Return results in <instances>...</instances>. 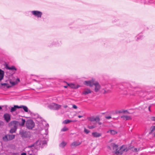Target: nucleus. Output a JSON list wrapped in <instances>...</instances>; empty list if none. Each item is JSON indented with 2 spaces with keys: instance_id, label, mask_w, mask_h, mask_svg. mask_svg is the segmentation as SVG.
I'll return each instance as SVG.
<instances>
[{
  "instance_id": "nucleus-43",
  "label": "nucleus",
  "mask_w": 155,
  "mask_h": 155,
  "mask_svg": "<svg viewBox=\"0 0 155 155\" xmlns=\"http://www.w3.org/2000/svg\"><path fill=\"white\" fill-rule=\"evenodd\" d=\"M64 88H67L68 87V86H64Z\"/></svg>"
},
{
  "instance_id": "nucleus-24",
  "label": "nucleus",
  "mask_w": 155,
  "mask_h": 155,
  "mask_svg": "<svg viewBox=\"0 0 155 155\" xmlns=\"http://www.w3.org/2000/svg\"><path fill=\"white\" fill-rule=\"evenodd\" d=\"M8 140H11L15 138V135H8Z\"/></svg>"
},
{
  "instance_id": "nucleus-15",
  "label": "nucleus",
  "mask_w": 155,
  "mask_h": 155,
  "mask_svg": "<svg viewBox=\"0 0 155 155\" xmlns=\"http://www.w3.org/2000/svg\"><path fill=\"white\" fill-rule=\"evenodd\" d=\"M68 86L72 88H77L80 87L79 85H76L72 83L67 84Z\"/></svg>"
},
{
  "instance_id": "nucleus-36",
  "label": "nucleus",
  "mask_w": 155,
  "mask_h": 155,
  "mask_svg": "<svg viewBox=\"0 0 155 155\" xmlns=\"http://www.w3.org/2000/svg\"><path fill=\"white\" fill-rule=\"evenodd\" d=\"M73 107L74 109H77V106L75 105H73Z\"/></svg>"
},
{
  "instance_id": "nucleus-18",
  "label": "nucleus",
  "mask_w": 155,
  "mask_h": 155,
  "mask_svg": "<svg viewBox=\"0 0 155 155\" xmlns=\"http://www.w3.org/2000/svg\"><path fill=\"white\" fill-rule=\"evenodd\" d=\"M4 74V71L0 69V81H1L3 79Z\"/></svg>"
},
{
  "instance_id": "nucleus-32",
  "label": "nucleus",
  "mask_w": 155,
  "mask_h": 155,
  "mask_svg": "<svg viewBox=\"0 0 155 155\" xmlns=\"http://www.w3.org/2000/svg\"><path fill=\"white\" fill-rule=\"evenodd\" d=\"M68 130V128L66 127H64L61 129V131H65Z\"/></svg>"
},
{
  "instance_id": "nucleus-28",
  "label": "nucleus",
  "mask_w": 155,
  "mask_h": 155,
  "mask_svg": "<svg viewBox=\"0 0 155 155\" xmlns=\"http://www.w3.org/2000/svg\"><path fill=\"white\" fill-rule=\"evenodd\" d=\"M1 85L2 86H5L7 88H9L11 87V86H10L8 84L6 83H1Z\"/></svg>"
},
{
  "instance_id": "nucleus-4",
  "label": "nucleus",
  "mask_w": 155,
  "mask_h": 155,
  "mask_svg": "<svg viewBox=\"0 0 155 155\" xmlns=\"http://www.w3.org/2000/svg\"><path fill=\"white\" fill-rule=\"evenodd\" d=\"M26 125L28 129H32L34 127L35 124L32 120H28L26 122Z\"/></svg>"
},
{
  "instance_id": "nucleus-38",
  "label": "nucleus",
  "mask_w": 155,
  "mask_h": 155,
  "mask_svg": "<svg viewBox=\"0 0 155 155\" xmlns=\"http://www.w3.org/2000/svg\"><path fill=\"white\" fill-rule=\"evenodd\" d=\"M106 118L107 119H109L111 118V117L110 116H107V117H106Z\"/></svg>"
},
{
  "instance_id": "nucleus-41",
  "label": "nucleus",
  "mask_w": 155,
  "mask_h": 155,
  "mask_svg": "<svg viewBox=\"0 0 155 155\" xmlns=\"http://www.w3.org/2000/svg\"><path fill=\"white\" fill-rule=\"evenodd\" d=\"M63 107L64 108H66L68 106L67 105H65Z\"/></svg>"
},
{
  "instance_id": "nucleus-5",
  "label": "nucleus",
  "mask_w": 155,
  "mask_h": 155,
  "mask_svg": "<svg viewBox=\"0 0 155 155\" xmlns=\"http://www.w3.org/2000/svg\"><path fill=\"white\" fill-rule=\"evenodd\" d=\"M20 124V123L16 121H14L10 122L9 125V126L17 129V127Z\"/></svg>"
},
{
  "instance_id": "nucleus-3",
  "label": "nucleus",
  "mask_w": 155,
  "mask_h": 155,
  "mask_svg": "<svg viewBox=\"0 0 155 155\" xmlns=\"http://www.w3.org/2000/svg\"><path fill=\"white\" fill-rule=\"evenodd\" d=\"M61 105L54 103L51 104L48 106V107L50 109L54 110H58L61 108Z\"/></svg>"
},
{
  "instance_id": "nucleus-48",
  "label": "nucleus",
  "mask_w": 155,
  "mask_h": 155,
  "mask_svg": "<svg viewBox=\"0 0 155 155\" xmlns=\"http://www.w3.org/2000/svg\"><path fill=\"white\" fill-rule=\"evenodd\" d=\"M41 124H40V126H41Z\"/></svg>"
},
{
  "instance_id": "nucleus-45",
  "label": "nucleus",
  "mask_w": 155,
  "mask_h": 155,
  "mask_svg": "<svg viewBox=\"0 0 155 155\" xmlns=\"http://www.w3.org/2000/svg\"><path fill=\"white\" fill-rule=\"evenodd\" d=\"M127 112V111L126 110V111H124L123 112L124 113H125V112Z\"/></svg>"
},
{
  "instance_id": "nucleus-17",
  "label": "nucleus",
  "mask_w": 155,
  "mask_h": 155,
  "mask_svg": "<svg viewBox=\"0 0 155 155\" xmlns=\"http://www.w3.org/2000/svg\"><path fill=\"white\" fill-rule=\"evenodd\" d=\"M19 108V106L18 105H14V107H12L10 111L11 112H13L15 111L17 109Z\"/></svg>"
},
{
  "instance_id": "nucleus-10",
  "label": "nucleus",
  "mask_w": 155,
  "mask_h": 155,
  "mask_svg": "<svg viewBox=\"0 0 155 155\" xmlns=\"http://www.w3.org/2000/svg\"><path fill=\"white\" fill-rule=\"evenodd\" d=\"M94 81H85L84 82V84L88 86L91 87L94 84Z\"/></svg>"
},
{
  "instance_id": "nucleus-42",
  "label": "nucleus",
  "mask_w": 155,
  "mask_h": 155,
  "mask_svg": "<svg viewBox=\"0 0 155 155\" xmlns=\"http://www.w3.org/2000/svg\"><path fill=\"white\" fill-rule=\"evenodd\" d=\"M82 117H83V116H82L79 115V116H78V117L79 118H80Z\"/></svg>"
},
{
  "instance_id": "nucleus-31",
  "label": "nucleus",
  "mask_w": 155,
  "mask_h": 155,
  "mask_svg": "<svg viewBox=\"0 0 155 155\" xmlns=\"http://www.w3.org/2000/svg\"><path fill=\"white\" fill-rule=\"evenodd\" d=\"M150 129L151 132H153L155 130V126H152L151 127Z\"/></svg>"
},
{
  "instance_id": "nucleus-14",
  "label": "nucleus",
  "mask_w": 155,
  "mask_h": 155,
  "mask_svg": "<svg viewBox=\"0 0 155 155\" xmlns=\"http://www.w3.org/2000/svg\"><path fill=\"white\" fill-rule=\"evenodd\" d=\"M81 143L79 142L75 141L72 143L71 144V147L72 148L79 146L81 144Z\"/></svg>"
},
{
  "instance_id": "nucleus-6",
  "label": "nucleus",
  "mask_w": 155,
  "mask_h": 155,
  "mask_svg": "<svg viewBox=\"0 0 155 155\" xmlns=\"http://www.w3.org/2000/svg\"><path fill=\"white\" fill-rule=\"evenodd\" d=\"M33 15L38 18H41L42 15L41 12L38 11H33L31 12Z\"/></svg>"
},
{
  "instance_id": "nucleus-1",
  "label": "nucleus",
  "mask_w": 155,
  "mask_h": 155,
  "mask_svg": "<svg viewBox=\"0 0 155 155\" xmlns=\"http://www.w3.org/2000/svg\"><path fill=\"white\" fill-rule=\"evenodd\" d=\"M111 145L113 147L114 152L116 155H121L124 151H127V150L124 146L118 148V145L114 143H111Z\"/></svg>"
},
{
  "instance_id": "nucleus-33",
  "label": "nucleus",
  "mask_w": 155,
  "mask_h": 155,
  "mask_svg": "<svg viewBox=\"0 0 155 155\" xmlns=\"http://www.w3.org/2000/svg\"><path fill=\"white\" fill-rule=\"evenodd\" d=\"M84 132L86 134H88L90 132V131L89 130L85 128H84Z\"/></svg>"
},
{
  "instance_id": "nucleus-8",
  "label": "nucleus",
  "mask_w": 155,
  "mask_h": 155,
  "mask_svg": "<svg viewBox=\"0 0 155 155\" xmlns=\"http://www.w3.org/2000/svg\"><path fill=\"white\" fill-rule=\"evenodd\" d=\"M20 134L23 137H28L29 136V133L27 132L22 130L20 132Z\"/></svg>"
},
{
  "instance_id": "nucleus-35",
  "label": "nucleus",
  "mask_w": 155,
  "mask_h": 155,
  "mask_svg": "<svg viewBox=\"0 0 155 155\" xmlns=\"http://www.w3.org/2000/svg\"><path fill=\"white\" fill-rule=\"evenodd\" d=\"M95 126H89L88 127V128H89V129H93V128H94L95 127Z\"/></svg>"
},
{
  "instance_id": "nucleus-30",
  "label": "nucleus",
  "mask_w": 155,
  "mask_h": 155,
  "mask_svg": "<svg viewBox=\"0 0 155 155\" xmlns=\"http://www.w3.org/2000/svg\"><path fill=\"white\" fill-rule=\"evenodd\" d=\"M25 120L22 119V122L21 123H20V124L19 125H21V126L24 125V124H25Z\"/></svg>"
},
{
  "instance_id": "nucleus-12",
  "label": "nucleus",
  "mask_w": 155,
  "mask_h": 155,
  "mask_svg": "<svg viewBox=\"0 0 155 155\" xmlns=\"http://www.w3.org/2000/svg\"><path fill=\"white\" fill-rule=\"evenodd\" d=\"M94 85L95 91V92H98L101 88V86L99 83L97 82H96L94 83Z\"/></svg>"
},
{
  "instance_id": "nucleus-29",
  "label": "nucleus",
  "mask_w": 155,
  "mask_h": 155,
  "mask_svg": "<svg viewBox=\"0 0 155 155\" xmlns=\"http://www.w3.org/2000/svg\"><path fill=\"white\" fill-rule=\"evenodd\" d=\"M139 150V149H137L136 147H133L132 148V150L134 152H137Z\"/></svg>"
},
{
  "instance_id": "nucleus-16",
  "label": "nucleus",
  "mask_w": 155,
  "mask_h": 155,
  "mask_svg": "<svg viewBox=\"0 0 155 155\" xmlns=\"http://www.w3.org/2000/svg\"><path fill=\"white\" fill-rule=\"evenodd\" d=\"M20 79L19 78H17L15 81H13L10 80V83L12 84V86H14L20 82Z\"/></svg>"
},
{
  "instance_id": "nucleus-46",
  "label": "nucleus",
  "mask_w": 155,
  "mask_h": 155,
  "mask_svg": "<svg viewBox=\"0 0 155 155\" xmlns=\"http://www.w3.org/2000/svg\"><path fill=\"white\" fill-rule=\"evenodd\" d=\"M2 109V107L0 106V110Z\"/></svg>"
},
{
  "instance_id": "nucleus-9",
  "label": "nucleus",
  "mask_w": 155,
  "mask_h": 155,
  "mask_svg": "<svg viewBox=\"0 0 155 155\" xmlns=\"http://www.w3.org/2000/svg\"><path fill=\"white\" fill-rule=\"evenodd\" d=\"M3 117L5 120L7 122H8L11 119V115L8 113H5L4 114Z\"/></svg>"
},
{
  "instance_id": "nucleus-34",
  "label": "nucleus",
  "mask_w": 155,
  "mask_h": 155,
  "mask_svg": "<svg viewBox=\"0 0 155 155\" xmlns=\"http://www.w3.org/2000/svg\"><path fill=\"white\" fill-rule=\"evenodd\" d=\"M150 119L152 121H155V117H151Z\"/></svg>"
},
{
  "instance_id": "nucleus-39",
  "label": "nucleus",
  "mask_w": 155,
  "mask_h": 155,
  "mask_svg": "<svg viewBox=\"0 0 155 155\" xmlns=\"http://www.w3.org/2000/svg\"><path fill=\"white\" fill-rule=\"evenodd\" d=\"M150 107H151V106H149L148 107V110H149V111H151L150 110Z\"/></svg>"
},
{
  "instance_id": "nucleus-26",
  "label": "nucleus",
  "mask_w": 155,
  "mask_h": 155,
  "mask_svg": "<svg viewBox=\"0 0 155 155\" xmlns=\"http://www.w3.org/2000/svg\"><path fill=\"white\" fill-rule=\"evenodd\" d=\"M3 140L4 141H8V135H6L2 138Z\"/></svg>"
},
{
  "instance_id": "nucleus-40",
  "label": "nucleus",
  "mask_w": 155,
  "mask_h": 155,
  "mask_svg": "<svg viewBox=\"0 0 155 155\" xmlns=\"http://www.w3.org/2000/svg\"><path fill=\"white\" fill-rule=\"evenodd\" d=\"M21 155H26V154L25 153H23L21 154Z\"/></svg>"
},
{
  "instance_id": "nucleus-23",
  "label": "nucleus",
  "mask_w": 155,
  "mask_h": 155,
  "mask_svg": "<svg viewBox=\"0 0 155 155\" xmlns=\"http://www.w3.org/2000/svg\"><path fill=\"white\" fill-rule=\"evenodd\" d=\"M107 133H110L112 135H114L117 133V132L113 130H108L107 132Z\"/></svg>"
},
{
  "instance_id": "nucleus-44",
  "label": "nucleus",
  "mask_w": 155,
  "mask_h": 155,
  "mask_svg": "<svg viewBox=\"0 0 155 155\" xmlns=\"http://www.w3.org/2000/svg\"><path fill=\"white\" fill-rule=\"evenodd\" d=\"M153 136L154 137H155V133H154Z\"/></svg>"
},
{
  "instance_id": "nucleus-25",
  "label": "nucleus",
  "mask_w": 155,
  "mask_h": 155,
  "mask_svg": "<svg viewBox=\"0 0 155 155\" xmlns=\"http://www.w3.org/2000/svg\"><path fill=\"white\" fill-rule=\"evenodd\" d=\"M6 68L7 69H8V70H16V68L14 66H12L11 67L7 66Z\"/></svg>"
},
{
  "instance_id": "nucleus-37",
  "label": "nucleus",
  "mask_w": 155,
  "mask_h": 155,
  "mask_svg": "<svg viewBox=\"0 0 155 155\" xmlns=\"http://www.w3.org/2000/svg\"><path fill=\"white\" fill-rule=\"evenodd\" d=\"M103 92L104 93H107V92L104 89H103Z\"/></svg>"
},
{
  "instance_id": "nucleus-19",
  "label": "nucleus",
  "mask_w": 155,
  "mask_h": 155,
  "mask_svg": "<svg viewBox=\"0 0 155 155\" xmlns=\"http://www.w3.org/2000/svg\"><path fill=\"white\" fill-rule=\"evenodd\" d=\"M121 117L125 120H130L131 119V117L128 116L123 115Z\"/></svg>"
},
{
  "instance_id": "nucleus-27",
  "label": "nucleus",
  "mask_w": 155,
  "mask_h": 155,
  "mask_svg": "<svg viewBox=\"0 0 155 155\" xmlns=\"http://www.w3.org/2000/svg\"><path fill=\"white\" fill-rule=\"evenodd\" d=\"M16 129L15 128H13L12 127L11 129L10 130V133H15L16 130Z\"/></svg>"
},
{
  "instance_id": "nucleus-11",
  "label": "nucleus",
  "mask_w": 155,
  "mask_h": 155,
  "mask_svg": "<svg viewBox=\"0 0 155 155\" xmlns=\"http://www.w3.org/2000/svg\"><path fill=\"white\" fill-rule=\"evenodd\" d=\"M92 91L88 88H85L84 89L82 93V95H86L91 93Z\"/></svg>"
},
{
  "instance_id": "nucleus-21",
  "label": "nucleus",
  "mask_w": 155,
  "mask_h": 155,
  "mask_svg": "<svg viewBox=\"0 0 155 155\" xmlns=\"http://www.w3.org/2000/svg\"><path fill=\"white\" fill-rule=\"evenodd\" d=\"M19 107L20 108H22L25 112H28V109L26 106L22 105L19 106Z\"/></svg>"
},
{
  "instance_id": "nucleus-2",
  "label": "nucleus",
  "mask_w": 155,
  "mask_h": 155,
  "mask_svg": "<svg viewBox=\"0 0 155 155\" xmlns=\"http://www.w3.org/2000/svg\"><path fill=\"white\" fill-rule=\"evenodd\" d=\"M46 142L43 139H40L36 141L34 144V146L37 149L42 148L46 144Z\"/></svg>"
},
{
  "instance_id": "nucleus-7",
  "label": "nucleus",
  "mask_w": 155,
  "mask_h": 155,
  "mask_svg": "<svg viewBox=\"0 0 155 155\" xmlns=\"http://www.w3.org/2000/svg\"><path fill=\"white\" fill-rule=\"evenodd\" d=\"M87 119L90 121H95L96 122H98L100 120V118L98 117H87Z\"/></svg>"
},
{
  "instance_id": "nucleus-22",
  "label": "nucleus",
  "mask_w": 155,
  "mask_h": 155,
  "mask_svg": "<svg viewBox=\"0 0 155 155\" xmlns=\"http://www.w3.org/2000/svg\"><path fill=\"white\" fill-rule=\"evenodd\" d=\"M67 143L64 142L62 141L59 145V146L61 148H64L66 145Z\"/></svg>"
},
{
  "instance_id": "nucleus-47",
  "label": "nucleus",
  "mask_w": 155,
  "mask_h": 155,
  "mask_svg": "<svg viewBox=\"0 0 155 155\" xmlns=\"http://www.w3.org/2000/svg\"><path fill=\"white\" fill-rule=\"evenodd\" d=\"M29 154L30 155H32V153H29Z\"/></svg>"
},
{
  "instance_id": "nucleus-13",
  "label": "nucleus",
  "mask_w": 155,
  "mask_h": 155,
  "mask_svg": "<svg viewBox=\"0 0 155 155\" xmlns=\"http://www.w3.org/2000/svg\"><path fill=\"white\" fill-rule=\"evenodd\" d=\"M92 135L94 137H99L101 136L102 134L97 132H94L92 133Z\"/></svg>"
},
{
  "instance_id": "nucleus-20",
  "label": "nucleus",
  "mask_w": 155,
  "mask_h": 155,
  "mask_svg": "<svg viewBox=\"0 0 155 155\" xmlns=\"http://www.w3.org/2000/svg\"><path fill=\"white\" fill-rule=\"evenodd\" d=\"M77 121L76 120H64L63 122V123L64 124H68V123H69L70 122H76Z\"/></svg>"
}]
</instances>
